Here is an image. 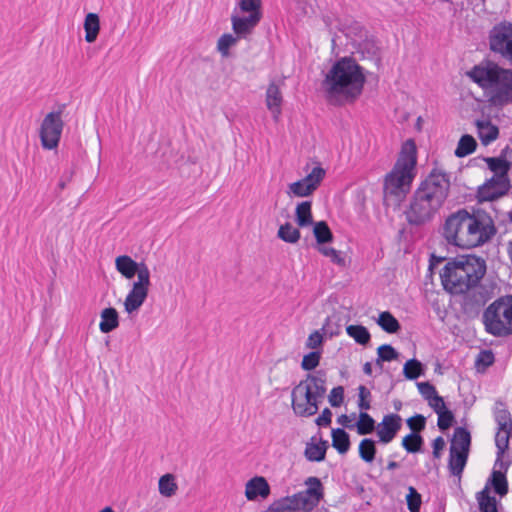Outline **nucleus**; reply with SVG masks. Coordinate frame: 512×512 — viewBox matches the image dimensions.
I'll use <instances>...</instances> for the list:
<instances>
[{
	"label": "nucleus",
	"instance_id": "obj_1",
	"mask_svg": "<svg viewBox=\"0 0 512 512\" xmlns=\"http://www.w3.org/2000/svg\"><path fill=\"white\" fill-rule=\"evenodd\" d=\"M366 77L363 68L352 57L337 60L322 82L331 103L354 102L362 93Z\"/></svg>",
	"mask_w": 512,
	"mask_h": 512
},
{
	"label": "nucleus",
	"instance_id": "obj_2",
	"mask_svg": "<svg viewBox=\"0 0 512 512\" xmlns=\"http://www.w3.org/2000/svg\"><path fill=\"white\" fill-rule=\"evenodd\" d=\"M493 234L494 228L488 217L472 215L466 210L451 214L444 225V237L447 242L462 249L482 245Z\"/></svg>",
	"mask_w": 512,
	"mask_h": 512
},
{
	"label": "nucleus",
	"instance_id": "obj_3",
	"mask_svg": "<svg viewBox=\"0 0 512 512\" xmlns=\"http://www.w3.org/2000/svg\"><path fill=\"white\" fill-rule=\"evenodd\" d=\"M467 76L484 91L488 101L495 106L512 104V70L493 62L474 66Z\"/></svg>",
	"mask_w": 512,
	"mask_h": 512
},
{
	"label": "nucleus",
	"instance_id": "obj_4",
	"mask_svg": "<svg viewBox=\"0 0 512 512\" xmlns=\"http://www.w3.org/2000/svg\"><path fill=\"white\" fill-rule=\"evenodd\" d=\"M485 262L473 255L449 260L440 273L444 289L451 294H462L474 287L484 276Z\"/></svg>",
	"mask_w": 512,
	"mask_h": 512
},
{
	"label": "nucleus",
	"instance_id": "obj_5",
	"mask_svg": "<svg viewBox=\"0 0 512 512\" xmlns=\"http://www.w3.org/2000/svg\"><path fill=\"white\" fill-rule=\"evenodd\" d=\"M416 166V142L408 139L401 148L393 169L385 176L383 193L386 200L401 202L410 192Z\"/></svg>",
	"mask_w": 512,
	"mask_h": 512
},
{
	"label": "nucleus",
	"instance_id": "obj_6",
	"mask_svg": "<svg viewBox=\"0 0 512 512\" xmlns=\"http://www.w3.org/2000/svg\"><path fill=\"white\" fill-rule=\"evenodd\" d=\"M326 380V371L318 370L293 388L292 408L296 415L310 417L318 412L319 403L326 394Z\"/></svg>",
	"mask_w": 512,
	"mask_h": 512
},
{
	"label": "nucleus",
	"instance_id": "obj_7",
	"mask_svg": "<svg viewBox=\"0 0 512 512\" xmlns=\"http://www.w3.org/2000/svg\"><path fill=\"white\" fill-rule=\"evenodd\" d=\"M483 323L485 330L494 336L512 334V297L490 304L483 314Z\"/></svg>",
	"mask_w": 512,
	"mask_h": 512
},
{
	"label": "nucleus",
	"instance_id": "obj_8",
	"mask_svg": "<svg viewBox=\"0 0 512 512\" xmlns=\"http://www.w3.org/2000/svg\"><path fill=\"white\" fill-rule=\"evenodd\" d=\"M490 49L512 65V24L503 22L496 25L489 35Z\"/></svg>",
	"mask_w": 512,
	"mask_h": 512
},
{
	"label": "nucleus",
	"instance_id": "obj_9",
	"mask_svg": "<svg viewBox=\"0 0 512 512\" xmlns=\"http://www.w3.org/2000/svg\"><path fill=\"white\" fill-rule=\"evenodd\" d=\"M449 185V180L445 174L433 172L423 181L418 193L430 199L432 205L442 206L448 195Z\"/></svg>",
	"mask_w": 512,
	"mask_h": 512
},
{
	"label": "nucleus",
	"instance_id": "obj_10",
	"mask_svg": "<svg viewBox=\"0 0 512 512\" xmlns=\"http://www.w3.org/2000/svg\"><path fill=\"white\" fill-rule=\"evenodd\" d=\"M489 485H491L494 491L501 497L505 496L508 492V484L504 474L500 471H494L489 483H487L485 488L478 493L477 496L481 512H498L497 501L490 495Z\"/></svg>",
	"mask_w": 512,
	"mask_h": 512
},
{
	"label": "nucleus",
	"instance_id": "obj_11",
	"mask_svg": "<svg viewBox=\"0 0 512 512\" xmlns=\"http://www.w3.org/2000/svg\"><path fill=\"white\" fill-rule=\"evenodd\" d=\"M61 114V111L50 112L42 121L40 139L41 144L45 149L52 150L59 144L64 126Z\"/></svg>",
	"mask_w": 512,
	"mask_h": 512
},
{
	"label": "nucleus",
	"instance_id": "obj_12",
	"mask_svg": "<svg viewBox=\"0 0 512 512\" xmlns=\"http://www.w3.org/2000/svg\"><path fill=\"white\" fill-rule=\"evenodd\" d=\"M306 489L294 496L296 497L302 511L310 512L324 497V487L317 477H308L305 481Z\"/></svg>",
	"mask_w": 512,
	"mask_h": 512
},
{
	"label": "nucleus",
	"instance_id": "obj_13",
	"mask_svg": "<svg viewBox=\"0 0 512 512\" xmlns=\"http://www.w3.org/2000/svg\"><path fill=\"white\" fill-rule=\"evenodd\" d=\"M150 285V277H147V274L143 271L140 272L139 279L133 283L132 289L129 291L124 301V307L127 313L131 314L143 305L148 296Z\"/></svg>",
	"mask_w": 512,
	"mask_h": 512
},
{
	"label": "nucleus",
	"instance_id": "obj_14",
	"mask_svg": "<svg viewBox=\"0 0 512 512\" xmlns=\"http://www.w3.org/2000/svg\"><path fill=\"white\" fill-rule=\"evenodd\" d=\"M509 187L507 178L492 177L478 190L479 201H492L504 195Z\"/></svg>",
	"mask_w": 512,
	"mask_h": 512
},
{
	"label": "nucleus",
	"instance_id": "obj_15",
	"mask_svg": "<svg viewBox=\"0 0 512 512\" xmlns=\"http://www.w3.org/2000/svg\"><path fill=\"white\" fill-rule=\"evenodd\" d=\"M116 270L126 279H132L137 275L139 279L140 272L147 274L150 277V271L145 262H136L128 255H120L115 260Z\"/></svg>",
	"mask_w": 512,
	"mask_h": 512
},
{
	"label": "nucleus",
	"instance_id": "obj_16",
	"mask_svg": "<svg viewBox=\"0 0 512 512\" xmlns=\"http://www.w3.org/2000/svg\"><path fill=\"white\" fill-rule=\"evenodd\" d=\"M401 421V417L397 414L384 416L382 422L377 426V435L380 442L384 444L391 442L401 428Z\"/></svg>",
	"mask_w": 512,
	"mask_h": 512
},
{
	"label": "nucleus",
	"instance_id": "obj_17",
	"mask_svg": "<svg viewBox=\"0 0 512 512\" xmlns=\"http://www.w3.org/2000/svg\"><path fill=\"white\" fill-rule=\"evenodd\" d=\"M261 19V12L249 14L245 17L232 16V28L239 38L251 34Z\"/></svg>",
	"mask_w": 512,
	"mask_h": 512
},
{
	"label": "nucleus",
	"instance_id": "obj_18",
	"mask_svg": "<svg viewBox=\"0 0 512 512\" xmlns=\"http://www.w3.org/2000/svg\"><path fill=\"white\" fill-rule=\"evenodd\" d=\"M270 494V486L262 476L250 479L245 488V496L248 500H255L257 497L267 498Z\"/></svg>",
	"mask_w": 512,
	"mask_h": 512
},
{
	"label": "nucleus",
	"instance_id": "obj_19",
	"mask_svg": "<svg viewBox=\"0 0 512 512\" xmlns=\"http://www.w3.org/2000/svg\"><path fill=\"white\" fill-rule=\"evenodd\" d=\"M282 102L283 97L279 86L275 82H271L266 90V106L275 121H278L281 114Z\"/></svg>",
	"mask_w": 512,
	"mask_h": 512
},
{
	"label": "nucleus",
	"instance_id": "obj_20",
	"mask_svg": "<svg viewBox=\"0 0 512 512\" xmlns=\"http://www.w3.org/2000/svg\"><path fill=\"white\" fill-rule=\"evenodd\" d=\"M478 137L482 144L488 145L497 139L499 129L489 119L477 120L476 123Z\"/></svg>",
	"mask_w": 512,
	"mask_h": 512
},
{
	"label": "nucleus",
	"instance_id": "obj_21",
	"mask_svg": "<svg viewBox=\"0 0 512 512\" xmlns=\"http://www.w3.org/2000/svg\"><path fill=\"white\" fill-rule=\"evenodd\" d=\"M418 391L433 410H439L444 407L445 402L443 398L438 395L435 387L429 382L418 383Z\"/></svg>",
	"mask_w": 512,
	"mask_h": 512
},
{
	"label": "nucleus",
	"instance_id": "obj_22",
	"mask_svg": "<svg viewBox=\"0 0 512 512\" xmlns=\"http://www.w3.org/2000/svg\"><path fill=\"white\" fill-rule=\"evenodd\" d=\"M470 443V433L463 428H457L451 441L450 452L468 454Z\"/></svg>",
	"mask_w": 512,
	"mask_h": 512
},
{
	"label": "nucleus",
	"instance_id": "obj_23",
	"mask_svg": "<svg viewBox=\"0 0 512 512\" xmlns=\"http://www.w3.org/2000/svg\"><path fill=\"white\" fill-rule=\"evenodd\" d=\"M119 325V314L113 307H108L101 312L99 329L102 333H110Z\"/></svg>",
	"mask_w": 512,
	"mask_h": 512
},
{
	"label": "nucleus",
	"instance_id": "obj_24",
	"mask_svg": "<svg viewBox=\"0 0 512 512\" xmlns=\"http://www.w3.org/2000/svg\"><path fill=\"white\" fill-rule=\"evenodd\" d=\"M327 448L328 442L326 440L321 439L318 444L307 443L304 455L308 461L321 462L325 459Z\"/></svg>",
	"mask_w": 512,
	"mask_h": 512
},
{
	"label": "nucleus",
	"instance_id": "obj_25",
	"mask_svg": "<svg viewBox=\"0 0 512 512\" xmlns=\"http://www.w3.org/2000/svg\"><path fill=\"white\" fill-rule=\"evenodd\" d=\"M332 446L339 454H346L350 449V436L343 428H335L331 431Z\"/></svg>",
	"mask_w": 512,
	"mask_h": 512
},
{
	"label": "nucleus",
	"instance_id": "obj_26",
	"mask_svg": "<svg viewBox=\"0 0 512 512\" xmlns=\"http://www.w3.org/2000/svg\"><path fill=\"white\" fill-rule=\"evenodd\" d=\"M267 512H304L302 511L296 497H285L275 501L268 508Z\"/></svg>",
	"mask_w": 512,
	"mask_h": 512
},
{
	"label": "nucleus",
	"instance_id": "obj_27",
	"mask_svg": "<svg viewBox=\"0 0 512 512\" xmlns=\"http://www.w3.org/2000/svg\"><path fill=\"white\" fill-rule=\"evenodd\" d=\"M85 40L93 43L100 31V20L96 13H88L84 20Z\"/></svg>",
	"mask_w": 512,
	"mask_h": 512
},
{
	"label": "nucleus",
	"instance_id": "obj_28",
	"mask_svg": "<svg viewBox=\"0 0 512 512\" xmlns=\"http://www.w3.org/2000/svg\"><path fill=\"white\" fill-rule=\"evenodd\" d=\"M441 206L432 205V201L418 193V222L429 220Z\"/></svg>",
	"mask_w": 512,
	"mask_h": 512
},
{
	"label": "nucleus",
	"instance_id": "obj_29",
	"mask_svg": "<svg viewBox=\"0 0 512 512\" xmlns=\"http://www.w3.org/2000/svg\"><path fill=\"white\" fill-rule=\"evenodd\" d=\"M296 222L300 227H306L312 224V202L303 201L299 203L295 210Z\"/></svg>",
	"mask_w": 512,
	"mask_h": 512
},
{
	"label": "nucleus",
	"instance_id": "obj_30",
	"mask_svg": "<svg viewBox=\"0 0 512 512\" xmlns=\"http://www.w3.org/2000/svg\"><path fill=\"white\" fill-rule=\"evenodd\" d=\"M377 324L387 333L394 334L400 330L399 321L389 312L384 311L379 314Z\"/></svg>",
	"mask_w": 512,
	"mask_h": 512
},
{
	"label": "nucleus",
	"instance_id": "obj_31",
	"mask_svg": "<svg viewBox=\"0 0 512 512\" xmlns=\"http://www.w3.org/2000/svg\"><path fill=\"white\" fill-rule=\"evenodd\" d=\"M346 333L360 345H367L370 342L371 335L368 329L362 325H348Z\"/></svg>",
	"mask_w": 512,
	"mask_h": 512
},
{
	"label": "nucleus",
	"instance_id": "obj_32",
	"mask_svg": "<svg viewBox=\"0 0 512 512\" xmlns=\"http://www.w3.org/2000/svg\"><path fill=\"white\" fill-rule=\"evenodd\" d=\"M159 493L164 497H172L176 494L178 485L175 481V477L172 474H165L160 477L158 483Z\"/></svg>",
	"mask_w": 512,
	"mask_h": 512
},
{
	"label": "nucleus",
	"instance_id": "obj_33",
	"mask_svg": "<svg viewBox=\"0 0 512 512\" xmlns=\"http://www.w3.org/2000/svg\"><path fill=\"white\" fill-rule=\"evenodd\" d=\"M313 234L318 244L330 243L333 240V233L325 221L314 224Z\"/></svg>",
	"mask_w": 512,
	"mask_h": 512
},
{
	"label": "nucleus",
	"instance_id": "obj_34",
	"mask_svg": "<svg viewBox=\"0 0 512 512\" xmlns=\"http://www.w3.org/2000/svg\"><path fill=\"white\" fill-rule=\"evenodd\" d=\"M376 452L377 449L373 439L364 438L361 440L359 444V456L363 461L367 463L373 462Z\"/></svg>",
	"mask_w": 512,
	"mask_h": 512
},
{
	"label": "nucleus",
	"instance_id": "obj_35",
	"mask_svg": "<svg viewBox=\"0 0 512 512\" xmlns=\"http://www.w3.org/2000/svg\"><path fill=\"white\" fill-rule=\"evenodd\" d=\"M355 427L359 435L371 434L375 430V420L366 411H361Z\"/></svg>",
	"mask_w": 512,
	"mask_h": 512
},
{
	"label": "nucleus",
	"instance_id": "obj_36",
	"mask_svg": "<svg viewBox=\"0 0 512 512\" xmlns=\"http://www.w3.org/2000/svg\"><path fill=\"white\" fill-rule=\"evenodd\" d=\"M277 236L286 243L294 244L300 239V231L293 227L291 223L286 222L279 227Z\"/></svg>",
	"mask_w": 512,
	"mask_h": 512
},
{
	"label": "nucleus",
	"instance_id": "obj_37",
	"mask_svg": "<svg viewBox=\"0 0 512 512\" xmlns=\"http://www.w3.org/2000/svg\"><path fill=\"white\" fill-rule=\"evenodd\" d=\"M407 425L411 432L403 439L402 445L408 452L416 453V414L407 419Z\"/></svg>",
	"mask_w": 512,
	"mask_h": 512
},
{
	"label": "nucleus",
	"instance_id": "obj_38",
	"mask_svg": "<svg viewBox=\"0 0 512 512\" xmlns=\"http://www.w3.org/2000/svg\"><path fill=\"white\" fill-rule=\"evenodd\" d=\"M475 149V139L471 135H463L458 142L455 154L458 157H464L474 152Z\"/></svg>",
	"mask_w": 512,
	"mask_h": 512
},
{
	"label": "nucleus",
	"instance_id": "obj_39",
	"mask_svg": "<svg viewBox=\"0 0 512 512\" xmlns=\"http://www.w3.org/2000/svg\"><path fill=\"white\" fill-rule=\"evenodd\" d=\"M378 358L376 360V365L382 369V362H389L398 357V352L389 344H383L377 349Z\"/></svg>",
	"mask_w": 512,
	"mask_h": 512
},
{
	"label": "nucleus",
	"instance_id": "obj_40",
	"mask_svg": "<svg viewBox=\"0 0 512 512\" xmlns=\"http://www.w3.org/2000/svg\"><path fill=\"white\" fill-rule=\"evenodd\" d=\"M488 165L489 168L494 172L493 177L507 178V172L509 170L510 164L506 160L490 158L488 159Z\"/></svg>",
	"mask_w": 512,
	"mask_h": 512
},
{
	"label": "nucleus",
	"instance_id": "obj_41",
	"mask_svg": "<svg viewBox=\"0 0 512 512\" xmlns=\"http://www.w3.org/2000/svg\"><path fill=\"white\" fill-rule=\"evenodd\" d=\"M325 170L321 166L314 167L310 173H308L304 178V182L307 185H311L313 187V191H315L319 185L321 184L322 180L325 177Z\"/></svg>",
	"mask_w": 512,
	"mask_h": 512
},
{
	"label": "nucleus",
	"instance_id": "obj_42",
	"mask_svg": "<svg viewBox=\"0 0 512 512\" xmlns=\"http://www.w3.org/2000/svg\"><path fill=\"white\" fill-rule=\"evenodd\" d=\"M510 430L507 428V422H500V428L496 433L495 442L499 449V454H502L508 447Z\"/></svg>",
	"mask_w": 512,
	"mask_h": 512
},
{
	"label": "nucleus",
	"instance_id": "obj_43",
	"mask_svg": "<svg viewBox=\"0 0 512 512\" xmlns=\"http://www.w3.org/2000/svg\"><path fill=\"white\" fill-rule=\"evenodd\" d=\"M288 188V193L297 197H307L314 192L313 187L311 185H307L303 179L289 184Z\"/></svg>",
	"mask_w": 512,
	"mask_h": 512
},
{
	"label": "nucleus",
	"instance_id": "obj_44",
	"mask_svg": "<svg viewBox=\"0 0 512 512\" xmlns=\"http://www.w3.org/2000/svg\"><path fill=\"white\" fill-rule=\"evenodd\" d=\"M468 454L460 452H450V469L454 475H459L467 461Z\"/></svg>",
	"mask_w": 512,
	"mask_h": 512
},
{
	"label": "nucleus",
	"instance_id": "obj_45",
	"mask_svg": "<svg viewBox=\"0 0 512 512\" xmlns=\"http://www.w3.org/2000/svg\"><path fill=\"white\" fill-rule=\"evenodd\" d=\"M320 359H321V352L312 351V352L304 355L302 362H301V368L305 371L314 370L319 365Z\"/></svg>",
	"mask_w": 512,
	"mask_h": 512
},
{
	"label": "nucleus",
	"instance_id": "obj_46",
	"mask_svg": "<svg viewBox=\"0 0 512 512\" xmlns=\"http://www.w3.org/2000/svg\"><path fill=\"white\" fill-rule=\"evenodd\" d=\"M237 42V38L232 34H223L217 42V49L221 53L223 57L229 55V49L231 46L235 45Z\"/></svg>",
	"mask_w": 512,
	"mask_h": 512
},
{
	"label": "nucleus",
	"instance_id": "obj_47",
	"mask_svg": "<svg viewBox=\"0 0 512 512\" xmlns=\"http://www.w3.org/2000/svg\"><path fill=\"white\" fill-rule=\"evenodd\" d=\"M438 415V426L441 430H446L449 427H451L454 416L450 410L446 408V405L444 404V407L439 410H434Z\"/></svg>",
	"mask_w": 512,
	"mask_h": 512
},
{
	"label": "nucleus",
	"instance_id": "obj_48",
	"mask_svg": "<svg viewBox=\"0 0 512 512\" xmlns=\"http://www.w3.org/2000/svg\"><path fill=\"white\" fill-rule=\"evenodd\" d=\"M358 407L361 411H367L371 408V392L370 390L364 386L360 385L358 387Z\"/></svg>",
	"mask_w": 512,
	"mask_h": 512
},
{
	"label": "nucleus",
	"instance_id": "obj_49",
	"mask_svg": "<svg viewBox=\"0 0 512 512\" xmlns=\"http://www.w3.org/2000/svg\"><path fill=\"white\" fill-rule=\"evenodd\" d=\"M328 400L332 407H339L344 400V388L342 386L334 387L328 396Z\"/></svg>",
	"mask_w": 512,
	"mask_h": 512
},
{
	"label": "nucleus",
	"instance_id": "obj_50",
	"mask_svg": "<svg viewBox=\"0 0 512 512\" xmlns=\"http://www.w3.org/2000/svg\"><path fill=\"white\" fill-rule=\"evenodd\" d=\"M319 252L326 257H329L333 263L344 264V259L340 256L339 251L331 247H320Z\"/></svg>",
	"mask_w": 512,
	"mask_h": 512
},
{
	"label": "nucleus",
	"instance_id": "obj_51",
	"mask_svg": "<svg viewBox=\"0 0 512 512\" xmlns=\"http://www.w3.org/2000/svg\"><path fill=\"white\" fill-rule=\"evenodd\" d=\"M240 8L250 14L260 12V0H241Z\"/></svg>",
	"mask_w": 512,
	"mask_h": 512
},
{
	"label": "nucleus",
	"instance_id": "obj_52",
	"mask_svg": "<svg viewBox=\"0 0 512 512\" xmlns=\"http://www.w3.org/2000/svg\"><path fill=\"white\" fill-rule=\"evenodd\" d=\"M403 373L407 379H416V357L409 359L403 368Z\"/></svg>",
	"mask_w": 512,
	"mask_h": 512
},
{
	"label": "nucleus",
	"instance_id": "obj_53",
	"mask_svg": "<svg viewBox=\"0 0 512 512\" xmlns=\"http://www.w3.org/2000/svg\"><path fill=\"white\" fill-rule=\"evenodd\" d=\"M323 337L319 331L311 333L306 341V347L309 349H316L321 346Z\"/></svg>",
	"mask_w": 512,
	"mask_h": 512
},
{
	"label": "nucleus",
	"instance_id": "obj_54",
	"mask_svg": "<svg viewBox=\"0 0 512 512\" xmlns=\"http://www.w3.org/2000/svg\"><path fill=\"white\" fill-rule=\"evenodd\" d=\"M332 412L329 408H325L322 413L316 418L315 423L320 427H326L331 424Z\"/></svg>",
	"mask_w": 512,
	"mask_h": 512
},
{
	"label": "nucleus",
	"instance_id": "obj_55",
	"mask_svg": "<svg viewBox=\"0 0 512 512\" xmlns=\"http://www.w3.org/2000/svg\"><path fill=\"white\" fill-rule=\"evenodd\" d=\"M406 219L411 225L416 224V194L410 200V209L406 212Z\"/></svg>",
	"mask_w": 512,
	"mask_h": 512
},
{
	"label": "nucleus",
	"instance_id": "obj_56",
	"mask_svg": "<svg viewBox=\"0 0 512 512\" xmlns=\"http://www.w3.org/2000/svg\"><path fill=\"white\" fill-rule=\"evenodd\" d=\"M408 491L409 493L406 496L408 509L410 512H416V488L409 486Z\"/></svg>",
	"mask_w": 512,
	"mask_h": 512
},
{
	"label": "nucleus",
	"instance_id": "obj_57",
	"mask_svg": "<svg viewBox=\"0 0 512 512\" xmlns=\"http://www.w3.org/2000/svg\"><path fill=\"white\" fill-rule=\"evenodd\" d=\"M494 356L490 351H483L479 354L478 363H482L484 366H489L493 363Z\"/></svg>",
	"mask_w": 512,
	"mask_h": 512
},
{
	"label": "nucleus",
	"instance_id": "obj_58",
	"mask_svg": "<svg viewBox=\"0 0 512 512\" xmlns=\"http://www.w3.org/2000/svg\"><path fill=\"white\" fill-rule=\"evenodd\" d=\"M413 475V468L409 467L408 469L403 470L399 475L395 478V483L397 485H405L406 479Z\"/></svg>",
	"mask_w": 512,
	"mask_h": 512
},
{
	"label": "nucleus",
	"instance_id": "obj_59",
	"mask_svg": "<svg viewBox=\"0 0 512 512\" xmlns=\"http://www.w3.org/2000/svg\"><path fill=\"white\" fill-rule=\"evenodd\" d=\"M337 422H338L340 425H342V426H344V427H346V428H348V429H353V428H355V424L351 423L350 416H348V415H346V414H342V415H340V416L338 417V419H337Z\"/></svg>",
	"mask_w": 512,
	"mask_h": 512
},
{
	"label": "nucleus",
	"instance_id": "obj_60",
	"mask_svg": "<svg viewBox=\"0 0 512 512\" xmlns=\"http://www.w3.org/2000/svg\"><path fill=\"white\" fill-rule=\"evenodd\" d=\"M445 447V441L443 438L438 437L433 442V448H434V455L436 457L439 456L440 451H442Z\"/></svg>",
	"mask_w": 512,
	"mask_h": 512
},
{
	"label": "nucleus",
	"instance_id": "obj_61",
	"mask_svg": "<svg viewBox=\"0 0 512 512\" xmlns=\"http://www.w3.org/2000/svg\"><path fill=\"white\" fill-rule=\"evenodd\" d=\"M442 261L441 258H434L432 257L431 260H430V264H429V267H428V277H431L432 274L434 273V270L436 269V267L440 264V262Z\"/></svg>",
	"mask_w": 512,
	"mask_h": 512
},
{
	"label": "nucleus",
	"instance_id": "obj_62",
	"mask_svg": "<svg viewBox=\"0 0 512 512\" xmlns=\"http://www.w3.org/2000/svg\"><path fill=\"white\" fill-rule=\"evenodd\" d=\"M363 371L366 375L372 374V364L370 362H366L363 366Z\"/></svg>",
	"mask_w": 512,
	"mask_h": 512
},
{
	"label": "nucleus",
	"instance_id": "obj_63",
	"mask_svg": "<svg viewBox=\"0 0 512 512\" xmlns=\"http://www.w3.org/2000/svg\"><path fill=\"white\" fill-rule=\"evenodd\" d=\"M401 466V464L395 462V461H390L387 465V469L388 470H392V469H395L397 467Z\"/></svg>",
	"mask_w": 512,
	"mask_h": 512
},
{
	"label": "nucleus",
	"instance_id": "obj_64",
	"mask_svg": "<svg viewBox=\"0 0 512 512\" xmlns=\"http://www.w3.org/2000/svg\"><path fill=\"white\" fill-rule=\"evenodd\" d=\"M417 419H418V431H420L421 428L424 426L425 419L419 414L417 416Z\"/></svg>",
	"mask_w": 512,
	"mask_h": 512
}]
</instances>
